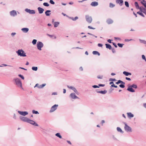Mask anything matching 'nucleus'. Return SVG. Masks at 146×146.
Listing matches in <instances>:
<instances>
[{"mask_svg": "<svg viewBox=\"0 0 146 146\" xmlns=\"http://www.w3.org/2000/svg\"><path fill=\"white\" fill-rule=\"evenodd\" d=\"M16 85L19 87L23 89L22 86V83L21 80L18 78H15L14 79Z\"/></svg>", "mask_w": 146, "mask_h": 146, "instance_id": "obj_1", "label": "nucleus"}, {"mask_svg": "<svg viewBox=\"0 0 146 146\" xmlns=\"http://www.w3.org/2000/svg\"><path fill=\"white\" fill-rule=\"evenodd\" d=\"M18 55L21 57H26V53L22 49L18 50L16 52Z\"/></svg>", "mask_w": 146, "mask_h": 146, "instance_id": "obj_2", "label": "nucleus"}, {"mask_svg": "<svg viewBox=\"0 0 146 146\" xmlns=\"http://www.w3.org/2000/svg\"><path fill=\"white\" fill-rule=\"evenodd\" d=\"M43 44L42 42L40 41H38L37 42L36 46L38 50H41V48L43 47Z\"/></svg>", "mask_w": 146, "mask_h": 146, "instance_id": "obj_3", "label": "nucleus"}, {"mask_svg": "<svg viewBox=\"0 0 146 146\" xmlns=\"http://www.w3.org/2000/svg\"><path fill=\"white\" fill-rule=\"evenodd\" d=\"M85 18L87 22L89 23H92V19L91 16H90L88 15H85Z\"/></svg>", "mask_w": 146, "mask_h": 146, "instance_id": "obj_4", "label": "nucleus"}, {"mask_svg": "<svg viewBox=\"0 0 146 146\" xmlns=\"http://www.w3.org/2000/svg\"><path fill=\"white\" fill-rule=\"evenodd\" d=\"M58 105L56 104H55L53 106H52L50 109V112H54L56 110L57 108V107H58Z\"/></svg>", "mask_w": 146, "mask_h": 146, "instance_id": "obj_5", "label": "nucleus"}, {"mask_svg": "<svg viewBox=\"0 0 146 146\" xmlns=\"http://www.w3.org/2000/svg\"><path fill=\"white\" fill-rule=\"evenodd\" d=\"M27 123H30L34 126H38V125L36 123L35 121L30 119H29Z\"/></svg>", "mask_w": 146, "mask_h": 146, "instance_id": "obj_6", "label": "nucleus"}, {"mask_svg": "<svg viewBox=\"0 0 146 146\" xmlns=\"http://www.w3.org/2000/svg\"><path fill=\"white\" fill-rule=\"evenodd\" d=\"M25 10L26 12L30 14H35V12L34 10L26 9Z\"/></svg>", "mask_w": 146, "mask_h": 146, "instance_id": "obj_7", "label": "nucleus"}, {"mask_svg": "<svg viewBox=\"0 0 146 146\" xmlns=\"http://www.w3.org/2000/svg\"><path fill=\"white\" fill-rule=\"evenodd\" d=\"M67 87L68 88L73 90L74 91V92L75 93H76V94H78V92L77 90H76V88H74V87L72 86H70L68 85H67Z\"/></svg>", "mask_w": 146, "mask_h": 146, "instance_id": "obj_8", "label": "nucleus"}, {"mask_svg": "<svg viewBox=\"0 0 146 146\" xmlns=\"http://www.w3.org/2000/svg\"><path fill=\"white\" fill-rule=\"evenodd\" d=\"M18 112L20 115H23L25 116L28 114V112L27 111H18Z\"/></svg>", "mask_w": 146, "mask_h": 146, "instance_id": "obj_9", "label": "nucleus"}, {"mask_svg": "<svg viewBox=\"0 0 146 146\" xmlns=\"http://www.w3.org/2000/svg\"><path fill=\"white\" fill-rule=\"evenodd\" d=\"M20 118L22 121L27 122L29 119L26 117H23L22 116H20Z\"/></svg>", "mask_w": 146, "mask_h": 146, "instance_id": "obj_10", "label": "nucleus"}, {"mask_svg": "<svg viewBox=\"0 0 146 146\" xmlns=\"http://www.w3.org/2000/svg\"><path fill=\"white\" fill-rule=\"evenodd\" d=\"M139 9L141 12H143L146 15V9L145 8H144L142 6L141 7H140Z\"/></svg>", "mask_w": 146, "mask_h": 146, "instance_id": "obj_11", "label": "nucleus"}, {"mask_svg": "<svg viewBox=\"0 0 146 146\" xmlns=\"http://www.w3.org/2000/svg\"><path fill=\"white\" fill-rule=\"evenodd\" d=\"M10 14L11 16L15 17L17 15V12L15 10H13L10 12Z\"/></svg>", "mask_w": 146, "mask_h": 146, "instance_id": "obj_12", "label": "nucleus"}, {"mask_svg": "<svg viewBox=\"0 0 146 146\" xmlns=\"http://www.w3.org/2000/svg\"><path fill=\"white\" fill-rule=\"evenodd\" d=\"M70 97L72 99H78V98L77 96L76 95L75 93H71L70 94Z\"/></svg>", "mask_w": 146, "mask_h": 146, "instance_id": "obj_13", "label": "nucleus"}, {"mask_svg": "<svg viewBox=\"0 0 146 146\" xmlns=\"http://www.w3.org/2000/svg\"><path fill=\"white\" fill-rule=\"evenodd\" d=\"M116 3L119 4L121 6L123 5V0H116Z\"/></svg>", "mask_w": 146, "mask_h": 146, "instance_id": "obj_14", "label": "nucleus"}, {"mask_svg": "<svg viewBox=\"0 0 146 146\" xmlns=\"http://www.w3.org/2000/svg\"><path fill=\"white\" fill-rule=\"evenodd\" d=\"M37 9L39 14H42L44 11V9H43L40 7H38Z\"/></svg>", "mask_w": 146, "mask_h": 146, "instance_id": "obj_15", "label": "nucleus"}, {"mask_svg": "<svg viewBox=\"0 0 146 146\" xmlns=\"http://www.w3.org/2000/svg\"><path fill=\"white\" fill-rule=\"evenodd\" d=\"M127 90L132 92H135L134 90L132 87L130 86H129L128 88L127 89Z\"/></svg>", "mask_w": 146, "mask_h": 146, "instance_id": "obj_16", "label": "nucleus"}, {"mask_svg": "<svg viewBox=\"0 0 146 146\" xmlns=\"http://www.w3.org/2000/svg\"><path fill=\"white\" fill-rule=\"evenodd\" d=\"M21 30L23 31V33H27L29 31V29L27 28H22Z\"/></svg>", "mask_w": 146, "mask_h": 146, "instance_id": "obj_17", "label": "nucleus"}, {"mask_svg": "<svg viewBox=\"0 0 146 146\" xmlns=\"http://www.w3.org/2000/svg\"><path fill=\"white\" fill-rule=\"evenodd\" d=\"M98 3L97 2L94 1L92 2L91 5L92 6L95 7L97 6L98 5Z\"/></svg>", "mask_w": 146, "mask_h": 146, "instance_id": "obj_18", "label": "nucleus"}, {"mask_svg": "<svg viewBox=\"0 0 146 146\" xmlns=\"http://www.w3.org/2000/svg\"><path fill=\"white\" fill-rule=\"evenodd\" d=\"M106 22L108 24H110L113 23V21L110 19H109L107 20Z\"/></svg>", "mask_w": 146, "mask_h": 146, "instance_id": "obj_19", "label": "nucleus"}, {"mask_svg": "<svg viewBox=\"0 0 146 146\" xmlns=\"http://www.w3.org/2000/svg\"><path fill=\"white\" fill-rule=\"evenodd\" d=\"M96 91L98 93H100L104 94H106L107 92V91L105 90L104 91H101L100 92H98L97 90H96Z\"/></svg>", "mask_w": 146, "mask_h": 146, "instance_id": "obj_20", "label": "nucleus"}, {"mask_svg": "<svg viewBox=\"0 0 146 146\" xmlns=\"http://www.w3.org/2000/svg\"><path fill=\"white\" fill-rule=\"evenodd\" d=\"M51 12V11L49 10H46L45 12V14L46 16H49L51 14V13H50Z\"/></svg>", "mask_w": 146, "mask_h": 146, "instance_id": "obj_21", "label": "nucleus"}, {"mask_svg": "<svg viewBox=\"0 0 146 146\" xmlns=\"http://www.w3.org/2000/svg\"><path fill=\"white\" fill-rule=\"evenodd\" d=\"M123 74L126 76H128L129 75H131V73L126 71H124L123 72Z\"/></svg>", "mask_w": 146, "mask_h": 146, "instance_id": "obj_22", "label": "nucleus"}, {"mask_svg": "<svg viewBox=\"0 0 146 146\" xmlns=\"http://www.w3.org/2000/svg\"><path fill=\"white\" fill-rule=\"evenodd\" d=\"M105 45L106 48H108L110 50H111V49L112 47L111 45L110 44H105Z\"/></svg>", "mask_w": 146, "mask_h": 146, "instance_id": "obj_23", "label": "nucleus"}, {"mask_svg": "<svg viewBox=\"0 0 146 146\" xmlns=\"http://www.w3.org/2000/svg\"><path fill=\"white\" fill-rule=\"evenodd\" d=\"M128 116L130 118H131L134 116V115L133 114H132L130 112L127 113Z\"/></svg>", "mask_w": 146, "mask_h": 146, "instance_id": "obj_24", "label": "nucleus"}, {"mask_svg": "<svg viewBox=\"0 0 146 146\" xmlns=\"http://www.w3.org/2000/svg\"><path fill=\"white\" fill-rule=\"evenodd\" d=\"M92 53L94 55H98L99 56L100 55V53L98 51H94L92 52Z\"/></svg>", "mask_w": 146, "mask_h": 146, "instance_id": "obj_25", "label": "nucleus"}, {"mask_svg": "<svg viewBox=\"0 0 146 146\" xmlns=\"http://www.w3.org/2000/svg\"><path fill=\"white\" fill-rule=\"evenodd\" d=\"M59 22H54V26L55 27H57L59 24Z\"/></svg>", "mask_w": 146, "mask_h": 146, "instance_id": "obj_26", "label": "nucleus"}, {"mask_svg": "<svg viewBox=\"0 0 146 146\" xmlns=\"http://www.w3.org/2000/svg\"><path fill=\"white\" fill-rule=\"evenodd\" d=\"M135 5L136 9H139L140 7H139L138 4L137 2H135Z\"/></svg>", "mask_w": 146, "mask_h": 146, "instance_id": "obj_27", "label": "nucleus"}, {"mask_svg": "<svg viewBox=\"0 0 146 146\" xmlns=\"http://www.w3.org/2000/svg\"><path fill=\"white\" fill-rule=\"evenodd\" d=\"M125 129L127 132H131L132 131L131 128H125Z\"/></svg>", "mask_w": 146, "mask_h": 146, "instance_id": "obj_28", "label": "nucleus"}, {"mask_svg": "<svg viewBox=\"0 0 146 146\" xmlns=\"http://www.w3.org/2000/svg\"><path fill=\"white\" fill-rule=\"evenodd\" d=\"M55 135L60 139L62 138V136H61L60 133H57L55 134Z\"/></svg>", "mask_w": 146, "mask_h": 146, "instance_id": "obj_29", "label": "nucleus"}, {"mask_svg": "<svg viewBox=\"0 0 146 146\" xmlns=\"http://www.w3.org/2000/svg\"><path fill=\"white\" fill-rule=\"evenodd\" d=\"M32 69L33 70L36 71L38 70V68L37 67L33 66L32 67Z\"/></svg>", "mask_w": 146, "mask_h": 146, "instance_id": "obj_30", "label": "nucleus"}, {"mask_svg": "<svg viewBox=\"0 0 146 146\" xmlns=\"http://www.w3.org/2000/svg\"><path fill=\"white\" fill-rule=\"evenodd\" d=\"M117 131L118 132H120L121 133H123V131L121 130V128H117Z\"/></svg>", "mask_w": 146, "mask_h": 146, "instance_id": "obj_31", "label": "nucleus"}, {"mask_svg": "<svg viewBox=\"0 0 146 146\" xmlns=\"http://www.w3.org/2000/svg\"><path fill=\"white\" fill-rule=\"evenodd\" d=\"M130 86L131 87L136 89L137 88V85L135 84H133Z\"/></svg>", "mask_w": 146, "mask_h": 146, "instance_id": "obj_32", "label": "nucleus"}, {"mask_svg": "<svg viewBox=\"0 0 146 146\" xmlns=\"http://www.w3.org/2000/svg\"><path fill=\"white\" fill-rule=\"evenodd\" d=\"M139 40L141 43H143L145 44H146V41L144 40H142L140 39H139Z\"/></svg>", "mask_w": 146, "mask_h": 146, "instance_id": "obj_33", "label": "nucleus"}, {"mask_svg": "<svg viewBox=\"0 0 146 146\" xmlns=\"http://www.w3.org/2000/svg\"><path fill=\"white\" fill-rule=\"evenodd\" d=\"M137 13L139 14L140 15H141L143 17H145L144 15L142 13L140 12L139 11L137 12Z\"/></svg>", "mask_w": 146, "mask_h": 146, "instance_id": "obj_34", "label": "nucleus"}, {"mask_svg": "<svg viewBox=\"0 0 146 146\" xmlns=\"http://www.w3.org/2000/svg\"><path fill=\"white\" fill-rule=\"evenodd\" d=\"M115 6V5L113 4L110 3V7L111 8H113Z\"/></svg>", "mask_w": 146, "mask_h": 146, "instance_id": "obj_35", "label": "nucleus"}, {"mask_svg": "<svg viewBox=\"0 0 146 146\" xmlns=\"http://www.w3.org/2000/svg\"><path fill=\"white\" fill-rule=\"evenodd\" d=\"M37 40L36 39H33L32 41V43L33 45L35 44L36 43Z\"/></svg>", "mask_w": 146, "mask_h": 146, "instance_id": "obj_36", "label": "nucleus"}, {"mask_svg": "<svg viewBox=\"0 0 146 146\" xmlns=\"http://www.w3.org/2000/svg\"><path fill=\"white\" fill-rule=\"evenodd\" d=\"M43 5L45 6L48 7L49 6V4L45 2L43 3Z\"/></svg>", "mask_w": 146, "mask_h": 146, "instance_id": "obj_37", "label": "nucleus"}, {"mask_svg": "<svg viewBox=\"0 0 146 146\" xmlns=\"http://www.w3.org/2000/svg\"><path fill=\"white\" fill-rule=\"evenodd\" d=\"M125 4L126 7H129V4L128 2L126 1H125Z\"/></svg>", "mask_w": 146, "mask_h": 146, "instance_id": "obj_38", "label": "nucleus"}, {"mask_svg": "<svg viewBox=\"0 0 146 146\" xmlns=\"http://www.w3.org/2000/svg\"><path fill=\"white\" fill-rule=\"evenodd\" d=\"M32 113L34 114H38L39 113L37 111H36L35 110H33L32 111Z\"/></svg>", "mask_w": 146, "mask_h": 146, "instance_id": "obj_39", "label": "nucleus"}, {"mask_svg": "<svg viewBox=\"0 0 146 146\" xmlns=\"http://www.w3.org/2000/svg\"><path fill=\"white\" fill-rule=\"evenodd\" d=\"M123 45H124V44H121V43H118L117 44L118 46L120 47H122Z\"/></svg>", "mask_w": 146, "mask_h": 146, "instance_id": "obj_40", "label": "nucleus"}, {"mask_svg": "<svg viewBox=\"0 0 146 146\" xmlns=\"http://www.w3.org/2000/svg\"><path fill=\"white\" fill-rule=\"evenodd\" d=\"M109 81H116V80L115 78L113 79L111 78L109 79Z\"/></svg>", "mask_w": 146, "mask_h": 146, "instance_id": "obj_41", "label": "nucleus"}, {"mask_svg": "<svg viewBox=\"0 0 146 146\" xmlns=\"http://www.w3.org/2000/svg\"><path fill=\"white\" fill-rule=\"evenodd\" d=\"M142 59H143V60H144L146 62V59L145 58V55H142Z\"/></svg>", "mask_w": 146, "mask_h": 146, "instance_id": "obj_42", "label": "nucleus"}, {"mask_svg": "<svg viewBox=\"0 0 146 146\" xmlns=\"http://www.w3.org/2000/svg\"><path fill=\"white\" fill-rule=\"evenodd\" d=\"M18 76L19 77H20L23 80L25 78L21 74H19Z\"/></svg>", "mask_w": 146, "mask_h": 146, "instance_id": "obj_43", "label": "nucleus"}, {"mask_svg": "<svg viewBox=\"0 0 146 146\" xmlns=\"http://www.w3.org/2000/svg\"><path fill=\"white\" fill-rule=\"evenodd\" d=\"M119 86L121 88H124L125 87V86L124 85V84H120L119 85Z\"/></svg>", "mask_w": 146, "mask_h": 146, "instance_id": "obj_44", "label": "nucleus"}, {"mask_svg": "<svg viewBox=\"0 0 146 146\" xmlns=\"http://www.w3.org/2000/svg\"><path fill=\"white\" fill-rule=\"evenodd\" d=\"M49 2L52 4L54 5L55 4L54 2L52 0H50Z\"/></svg>", "mask_w": 146, "mask_h": 146, "instance_id": "obj_45", "label": "nucleus"}, {"mask_svg": "<svg viewBox=\"0 0 146 146\" xmlns=\"http://www.w3.org/2000/svg\"><path fill=\"white\" fill-rule=\"evenodd\" d=\"M111 49L112 52L113 53H115V52H116L114 48H112Z\"/></svg>", "mask_w": 146, "mask_h": 146, "instance_id": "obj_46", "label": "nucleus"}, {"mask_svg": "<svg viewBox=\"0 0 146 146\" xmlns=\"http://www.w3.org/2000/svg\"><path fill=\"white\" fill-rule=\"evenodd\" d=\"M141 3L146 8V3H143V2L141 1Z\"/></svg>", "mask_w": 146, "mask_h": 146, "instance_id": "obj_47", "label": "nucleus"}, {"mask_svg": "<svg viewBox=\"0 0 146 146\" xmlns=\"http://www.w3.org/2000/svg\"><path fill=\"white\" fill-rule=\"evenodd\" d=\"M92 87L94 88H99V86L96 85H94L92 86Z\"/></svg>", "mask_w": 146, "mask_h": 146, "instance_id": "obj_48", "label": "nucleus"}, {"mask_svg": "<svg viewBox=\"0 0 146 146\" xmlns=\"http://www.w3.org/2000/svg\"><path fill=\"white\" fill-rule=\"evenodd\" d=\"M124 124H125V126L124 128H130V127H129L127 125L126 123H125Z\"/></svg>", "mask_w": 146, "mask_h": 146, "instance_id": "obj_49", "label": "nucleus"}, {"mask_svg": "<svg viewBox=\"0 0 146 146\" xmlns=\"http://www.w3.org/2000/svg\"><path fill=\"white\" fill-rule=\"evenodd\" d=\"M114 38L116 40H121V38L119 37H115Z\"/></svg>", "mask_w": 146, "mask_h": 146, "instance_id": "obj_50", "label": "nucleus"}, {"mask_svg": "<svg viewBox=\"0 0 146 146\" xmlns=\"http://www.w3.org/2000/svg\"><path fill=\"white\" fill-rule=\"evenodd\" d=\"M113 45L115 47V48H117V45L114 42H112Z\"/></svg>", "mask_w": 146, "mask_h": 146, "instance_id": "obj_51", "label": "nucleus"}, {"mask_svg": "<svg viewBox=\"0 0 146 146\" xmlns=\"http://www.w3.org/2000/svg\"><path fill=\"white\" fill-rule=\"evenodd\" d=\"M88 28L90 29H95V28H94L93 27H92L90 26H88Z\"/></svg>", "mask_w": 146, "mask_h": 146, "instance_id": "obj_52", "label": "nucleus"}, {"mask_svg": "<svg viewBox=\"0 0 146 146\" xmlns=\"http://www.w3.org/2000/svg\"><path fill=\"white\" fill-rule=\"evenodd\" d=\"M2 65H3V66H11L8 65H7V64H2Z\"/></svg>", "mask_w": 146, "mask_h": 146, "instance_id": "obj_53", "label": "nucleus"}, {"mask_svg": "<svg viewBox=\"0 0 146 146\" xmlns=\"http://www.w3.org/2000/svg\"><path fill=\"white\" fill-rule=\"evenodd\" d=\"M112 138L114 140H117V139L114 137V135L112 136Z\"/></svg>", "mask_w": 146, "mask_h": 146, "instance_id": "obj_54", "label": "nucleus"}, {"mask_svg": "<svg viewBox=\"0 0 146 146\" xmlns=\"http://www.w3.org/2000/svg\"><path fill=\"white\" fill-rule=\"evenodd\" d=\"M99 86H102L104 87L105 86L104 84H98Z\"/></svg>", "mask_w": 146, "mask_h": 146, "instance_id": "obj_55", "label": "nucleus"}, {"mask_svg": "<svg viewBox=\"0 0 146 146\" xmlns=\"http://www.w3.org/2000/svg\"><path fill=\"white\" fill-rule=\"evenodd\" d=\"M98 46L99 47H102L103 45L102 44L100 43H99L98 44Z\"/></svg>", "mask_w": 146, "mask_h": 146, "instance_id": "obj_56", "label": "nucleus"}, {"mask_svg": "<svg viewBox=\"0 0 146 146\" xmlns=\"http://www.w3.org/2000/svg\"><path fill=\"white\" fill-rule=\"evenodd\" d=\"M16 33H12L11 34V36H14L16 34Z\"/></svg>", "mask_w": 146, "mask_h": 146, "instance_id": "obj_57", "label": "nucleus"}, {"mask_svg": "<svg viewBox=\"0 0 146 146\" xmlns=\"http://www.w3.org/2000/svg\"><path fill=\"white\" fill-rule=\"evenodd\" d=\"M125 79L126 80H127L129 81H130L131 80V79H130V78H128V77H126L125 78Z\"/></svg>", "mask_w": 146, "mask_h": 146, "instance_id": "obj_58", "label": "nucleus"}, {"mask_svg": "<svg viewBox=\"0 0 146 146\" xmlns=\"http://www.w3.org/2000/svg\"><path fill=\"white\" fill-rule=\"evenodd\" d=\"M120 80H119L117 82H116V84H119L120 83Z\"/></svg>", "mask_w": 146, "mask_h": 146, "instance_id": "obj_59", "label": "nucleus"}, {"mask_svg": "<svg viewBox=\"0 0 146 146\" xmlns=\"http://www.w3.org/2000/svg\"><path fill=\"white\" fill-rule=\"evenodd\" d=\"M132 40V39L129 40L128 39H125V42H128V41H129L131 40Z\"/></svg>", "mask_w": 146, "mask_h": 146, "instance_id": "obj_60", "label": "nucleus"}, {"mask_svg": "<svg viewBox=\"0 0 146 146\" xmlns=\"http://www.w3.org/2000/svg\"><path fill=\"white\" fill-rule=\"evenodd\" d=\"M66 141L69 144H70V145L72 144V143L70 141H68V140H67Z\"/></svg>", "mask_w": 146, "mask_h": 146, "instance_id": "obj_61", "label": "nucleus"}, {"mask_svg": "<svg viewBox=\"0 0 146 146\" xmlns=\"http://www.w3.org/2000/svg\"><path fill=\"white\" fill-rule=\"evenodd\" d=\"M103 76H97L98 78L99 79H102V78Z\"/></svg>", "mask_w": 146, "mask_h": 146, "instance_id": "obj_62", "label": "nucleus"}, {"mask_svg": "<svg viewBox=\"0 0 146 146\" xmlns=\"http://www.w3.org/2000/svg\"><path fill=\"white\" fill-rule=\"evenodd\" d=\"M78 19V17H76L74 18V21H76L77 19Z\"/></svg>", "mask_w": 146, "mask_h": 146, "instance_id": "obj_63", "label": "nucleus"}, {"mask_svg": "<svg viewBox=\"0 0 146 146\" xmlns=\"http://www.w3.org/2000/svg\"><path fill=\"white\" fill-rule=\"evenodd\" d=\"M111 40H110V39H108L107 40L108 42H109V43H111Z\"/></svg>", "mask_w": 146, "mask_h": 146, "instance_id": "obj_64", "label": "nucleus"}]
</instances>
